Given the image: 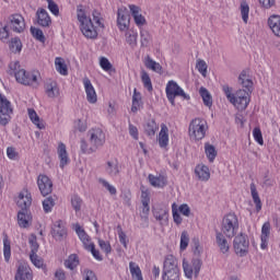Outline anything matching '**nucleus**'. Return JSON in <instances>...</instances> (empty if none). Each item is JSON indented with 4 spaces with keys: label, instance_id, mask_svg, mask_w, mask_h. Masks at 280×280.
<instances>
[{
    "label": "nucleus",
    "instance_id": "774afa93",
    "mask_svg": "<svg viewBox=\"0 0 280 280\" xmlns=\"http://www.w3.org/2000/svg\"><path fill=\"white\" fill-rule=\"evenodd\" d=\"M83 279L84 280H97V276H95V272L91 269H84L83 270Z\"/></svg>",
    "mask_w": 280,
    "mask_h": 280
},
{
    "label": "nucleus",
    "instance_id": "cd10ccee",
    "mask_svg": "<svg viewBox=\"0 0 280 280\" xmlns=\"http://www.w3.org/2000/svg\"><path fill=\"white\" fill-rule=\"evenodd\" d=\"M144 67L151 71H154L155 73H163V67L161 63L154 61L149 55L144 58Z\"/></svg>",
    "mask_w": 280,
    "mask_h": 280
},
{
    "label": "nucleus",
    "instance_id": "69168bd1",
    "mask_svg": "<svg viewBox=\"0 0 280 280\" xmlns=\"http://www.w3.org/2000/svg\"><path fill=\"white\" fill-rule=\"evenodd\" d=\"M88 250H91L94 258L97 259V261H102V255L100 254V250L95 249V244L91 243L88 245Z\"/></svg>",
    "mask_w": 280,
    "mask_h": 280
},
{
    "label": "nucleus",
    "instance_id": "f03ea898",
    "mask_svg": "<svg viewBox=\"0 0 280 280\" xmlns=\"http://www.w3.org/2000/svg\"><path fill=\"white\" fill-rule=\"evenodd\" d=\"M10 75H14L16 82L24 84V86H33L36 89L38 86V73L27 72L25 69L21 68L19 61L10 63Z\"/></svg>",
    "mask_w": 280,
    "mask_h": 280
},
{
    "label": "nucleus",
    "instance_id": "680f3d73",
    "mask_svg": "<svg viewBox=\"0 0 280 280\" xmlns=\"http://www.w3.org/2000/svg\"><path fill=\"white\" fill-rule=\"evenodd\" d=\"M8 27H10L8 24L0 27V40H2V43H5V40L10 38V30H8Z\"/></svg>",
    "mask_w": 280,
    "mask_h": 280
},
{
    "label": "nucleus",
    "instance_id": "f704fd0d",
    "mask_svg": "<svg viewBox=\"0 0 280 280\" xmlns=\"http://www.w3.org/2000/svg\"><path fill=\"white\" fill-rule=\"evenodd\" d=\"M199 94L202 97L205 106H213V98L211 97V93H209V90H207L206 88H200Z\"/></svg>",
    "mask_w": 280,
    "mask_h": 280
},
{
    "label": "nucleus",
    "instance_id": "0e129e2a",
    "mask_svg": "<svg viewBox=\"0 0 280 280\" xmlns=\"http://www.w3.org/2000/svg\"><path fill=\"white\" fill-rule=\"evenodd\" d=\"M269 237H270V222H265L262 228H261V236H260V238L269 240Z\"/></svg>",
    "mask_w": 280,
    "mask_h": 280
},
{
    "label": "nucleus",
    "instance_id": "6e6552de",
    "mask_svg": "<svg viewBox=\"0 0 280 280\" xmlns=\"http://www.w3.org/2000/svg\"><path fill=\"white\" fill-rule=\"evenodd\" d=\"M234 253L238 257H246L248 255V248L250 247V241L248 235L241 233L234 237L233 241Z\"/></svg>",
    "mask_w": 280,
    "mask_h": 280
},
{
    "label": "nucleus",
    "instance_id": "de8ad7c7",
    "mask_svg": "<svg viewBox=\"0 0 280 280\" xmlns=\"http://www.w3.org/2000/svg\"><path fill=\"white\" fill-rule=\"evenodd\" d=\"M137 37L138 34L136 31H127L126 33V42L130 47H136L137 46Z\"/></svg>",
    "mask_w": 280,
    "mask_h": 280
},
{
    "label": "nucleus",
    "instance_id": "5701e85b",
    "mask_svg": "<svg viewBox=\"0 0 280 280\" xmlns=\"http://www.w3.org/2000/svg\"><path fill=\"white\" fill-rule=\"evenodd\" d=\"M129 10L133 16V21L136 25L141 27V25H145V16L141 15L139 12H141V9L135 4L129 5Z\"/></svg>",
    "mask_w": 280,
    "mask_h": 280
},
{
    "label": "nucleus",
    "instance_id": "bf43d9fd",
    "mask_svg": "<svg viewBox=\"0 0 280 280\" xmlns=\"http://www.w3.org/2000/svg\"><path fill=\"white\" fill-rule=\"evenodd\" d=\"M48 3V10L54 14L55 16H58L60 14V8L54 0H46Z\"/></svg>",
    "mask_w": 280,
    "mask_h": 280
},
{
    "label": "nucleus",
    "instance_id": "8fccbe9b",
    "mask_svg": "<svg viewBox=\"0 0 280 280\" xmlns=\"http://www.w3.org/2000/svg\"><path fill=\"white\" fill-rule=\"evenodd\" d=\"M31 34L33 37L36 38V40H39V43H45V34L40 28H36L34 26L31 27Z\"/></svg>",
    "mask_w": 280,
    "mask_h": 280
},
{
    "label": "nucleus",
    "instance_id": "39448f33",
    "mask_svg": "<svg viewBox=\"0 0 280 280\" xmlns=\"http://www.w3.org/2000/svg\"><path fill=\"white\" fill-rule=\"evenodd\" d=\"M237 231H240V219H237L235 213L226 214L221 223V233L229 237V240H232V237L237 235Z\"/></svg>",
    "mask_w": 280,
    "mask_h": 280
},
{
    "label": "nucleus",
    "instance_id": "864d4df0",
    "mask_svg": "<svg viewBox=\"0 0 280 280\" xmlns=\"http://www.w3.org/2000/svg\"><path fill=\"white\" fill-rule=\"evenodd\" d=\"M249 12H250V7H248V3L242 2L241 3V14H242V19L245 23H248Z\"/></svg>",
    "mask_w": 280,
    "mask_h": 280
},
{
    "label": "nucleus",
    "instance_id": "2eb2a0df",
    "mask_svg": "<svg viewBox=\"0 0 280 280\" xmlns=\"http://www.w3.org/2000/svg\"><path fill=\"white\" fill-rule=\"evenodd\" d=\"M50 233L57 242H62L67 237V228H65L62 220H58L52 224Z\"/></svg>",
    "mask_w": 280,
    "mask_h": 280
},
{
    "label": "nucleus",
    "instance_id": "bb28decb",
    "mask_svg": "<svg viewBox=\"0 0 280 280\" xmlns=\"http://www.w3.org/2000/svg\"><path fill=\"white\" fill-rule=\"evenodd\" d=\"M45 93L48 97H58L60 95V90L58 89V83L56 81H50L45 84Z\"/></svg>",
    "mask_w": 280,
    "mask_h": 280
},
{
    "label": "nucleus",
    "instance_id": "7ed1b4c3",
    "mask_svg": "<svg viewBox=\"0 0 280 280\" xmlns=\"http://www.w3.org/2000/svg\"><path fill=\"white\" fill-rule=\"evenodd\" d=\"M77 19L80 23V30L85 38H97V26H95L93 20L86 15V11L82 4L77 7Z\"/></svg>",
    "mask_w": 280,
    "mask_h": 280
},
{
    "label": "nucleus",
    "instance_id": "2f4dec72",
    "mask_svg": "<svg viewBox=\"0 0 280 280\" xmlns=\"http://www.w3.org/2000/svg\"><path fill=\"white\" fill-rule=\"evenodd\" d=\"M129 270L133 280H143V273H141V268L139 265H137V262L130 261Z\"/></svg>",
    "mask_w": 280,
    "mask_h": 280
},
{
    "label": "nucleus",
    "instance_id": "9b49d317",
    "mask_svg": "<svg viewBox=\"0 0 280 280\" xmlns=\"http://www.w3.org/2000/svg\"><path fill=\"white\" fill-rule=\"evenodd\" d=\"M88 135L90 137V143H91V149L88 150L90 152H97V149L102 148V145L106 143V135L100 128L91 129L88 132Z\"/></svg>",
    "mask_w": 280,
    "mask_h": 280
},
{
    "label": "nucleus",
    "instance_id": "a19ab883",
    "mask_svg": "<svg viewBox=\"0 0 280 280\" xmlns=\"http://www.w3.org/2000/svg\"><path fill=\"white\" fill-rule=\"evenodd\" d=\"M3 255L4 261H10V257H12V247L10 246V240L8 238V234H4L3 237Z\"/></svg>",
    "mask_w": 280,
    "mask_h": 280
},
{
    "label": "nucleus",
    "instance_id": "a211bd4d",
    "mask_svg": "<svg viewBox=\"0 0 280 280\" xmlns=\"http://www.w3.org/2000/svg\"><path fill=\"white\" fill-rule=\"evenodd\" d=\"M34 275L32 273V269L27 265H19L16 273H15V280H33Z\"/></svg>",
    "mask_w": 280,
    "mask_h": 280
},
{
    "label": "nucleus",
    "instance_id": "aec40b11",
    "mask_svg": "<svg viewBox=\"0 0 280 280\" xmlns=\"http://www.w3.org/2000/svg\"><path fill=\"white\" fill-rule=\"evenodd\" d=\"M36 16L37 23L40 25V27H49L51 25V18L49 16V13H47V10L38 9Z\"/></svg>",
    "mask_w": 280,
    "mask_h": 280
},
{
    "label": "nucleus",
    "instance_id": "c03bdc74",
    "mask_svg": "<svg viewBox=\"0 0 280 280\" xmlns=\"http://www.w3.org/2000/svg\"><path fill=\"white\" fill-rule=\"evenodd\" d=\"M140 38H141V47H150V43H152V35L150 32L142 30L140 32Z\"/></svg>",
    "mask_w": 280,
    "mask_h": 280
},
{
    "label": "nucleus",
    "instance_id": "3c124183",
    "mask_svg": "<svg viewBox=\"0 0 280 280\" xmlns=\"http://www.w3.org/2000/svg\"><path fill=\"white\" fill-rule=\"evenodd\" d=\"M98 183L109 191L110 196H116L117 195V188L115 186L110 185L106 179L104 178H98Z\"/></svg>",
    "mask_w": 280,
    "mask_h": 280
},
{
    "label": "nucleus",
    "instance_id": "49530a36",
    "mask_svg": "<svg viewBox=\"0 0 280 280\" xmlns=\"http://www.w3.org/2000/svg\"><path fill=\"white\" fill-rule=\"evenodd\" d=\"M202 252H203V248L200 245V241L198 238H194L192 240V253H194L196 259H200Z\"/></svg>",
    "mask_w": 280,
    "mask_h": 280
},
{
    "label": "nucleus",
    "instance_id": "9d476101",
    "mask_svg": "<svg viewBox=\"0 0 280 280\" xmlns=\"http://www.w3.org/2000/svg\"><path fill=\"white\" fill-rule=\"evenodd\" d=\"M12 104L8 98L0 94V126H8L12 121Z\"/></svg>",
    "mask_w": 280,
    "mask_h": 280
},
{
    "label": "nucleus",
    "instance_id": "dca6fc26",
    "mask_svg": "<svg viewBox=\"0 0 280 280\" xmlns=\"http://www.w3.org/2000/svg\"><path fill=\"white\" fill-rule=\"evenodd\" d=\"M117 25L121 32L126 31V28L130 25V13L128 9H118L117 12Z\"/></svg>",
    "mask_w": 280,
    "mask_h": 280
},
{
    "label": "nucleus",
    "instance_id": "473e14b6",
    "mask_svg": "<svg viewBox=\"0 0 280 280\" xmlns=\"http://www.w3.org/2000/svg\"><path fill=\"white\" fill-rule=\"evenodd\" d=\"M153 217L158 222H167V218H170V214L167 213L166 208H154L153 209Z\"/></svg>",
    "mask_w": 280,
    "mask_h": 280
},
{
    "label": "nucleus",
    "instance_id": "c9c22d12",
    "mask_svg": "<svg viewBox=\"0 0 280 280\" xmlns=\"http://www.w3.org/2000/svg\"><path fill=\"white\" fill-rule=\"evenodd\" d=\"M205 152L206 156L208 158V161L210 163H213V161H215V156H218V151L215 150V147L207 142L205 144Z\"/></svg>",
    "mask_w": 280,
    "mask_h": 280
},
{
    "label": "nucleus",
    "instance_id": "052dcab7",
    "mask_svg": "<svg viewBox=\"0 0 280 280\" xmlns=\"http://www.w3.org/2000/svg\"><path fill=\"white\" fill-rule=\"evenodd\" d=\"M254 139L259 145H264V136L261 135V129L258 127L253 130Z\"/></svg>",
    "mask_w": 280,
    "mask_h": 280
},
{
    "label": "nucleus",
    "instance_id": "79ce46f5",
    "mask_svg": "<svg viewBox=\"0 0 280 280\" xmlns=\"http://www.w3.org/2000/svg\"><path fill=\"white\" fill-rule=\"evenodd\" d=\"M9 47L13 54H21V50L23 49V43H21V38L14 37L11 39Z\"/></svg>",
    "mask_w": 280,
    "mask_h": 280
},
{
    "label": "nucleus",
    "instance_id": "603ef678",
    "mask_svg": "<svg viewBox=\"0 0 280 280\" xmlns=\"http://www.w3.org/2000/svg\"><path fill=\"white\" fill-rule=\"evenodd\" d=\"M98 246L101 250H103L106 255H110L113 253V247L109 242H106L102 238L98 240Z\"/></svg>",
    "mask_w": 280,
    "mask_h": 280
},
{
    "label": "nucleus",
    "instance_id": "72a5a7b5",
    "mask_svg": "<svg viewBox=\"0 0 280 280\" xmlns=\"http://www.w3.org/2000/svg\"><path fill=\"white\" fill-rule=\"evenodd\" d=\"M28 117H30L31 121H32L35 126H37V128H38L39 130H44V128H45V122H43V121L40 120V117H38V114H36V110L30 108V109H28Z\"/></svg>",
    "mask_w": 280,
    "mask_h": 280
},
{
    "label": "nucleus",
    "instance_id": "393cba45",
    "mask_svg": "<svg viewBox=\"0 0 280 280\" xmlns=\"http://www.w3.org/2000/svg\"><path fill=\"white\" fill-rule=\"evenodd\" d=\"M195 174L199 180L207 182L211 178V173L209 172V166L207 165H197L195 168Z\"/></svg>",
    "mask_w": 280,
    "mask_h": 280
},
{
    "label": "nucleus",
    "instance_id": "ddd939ff",
    "mask_svg": "<svg viewBox=\"0 0 280 280\" xmlns=\"http://www.w3.org/2000/svg\"><path fill=\"white\" fill-rule=\"evenodd\" d=\"M8 27L12 30V32H15V34H23L25 32V18H23L20 13H14L9 15L8 18Z\"/></svg>",
    "mask_w": 280,
    "mask_h": 280
},
{
    "label": "nucleus",
    "instance_id": "37998d69",
    "mask_svg": "<svg viewBox=\"0 0 280 280\" xmlns=\"http://www.w3.org/2000/svg\"><path fill=\"white\" fill-rule=\"evenodd\" d=\"M75 233L78 234V236L80 237V240L84 244V246H86V248H88L89 247V234H86V232L84 231V229H82L80 226V224L75 225Z\"/></svg>",
    "mask_w": 280,
    "mask_h": 280
},
{
    "label": "nucleus",
    "instance_id": "e433bc0d",
    "mask_svg": "<svg viewBox=\"0 0 280 280\" xmlns=\"http://www.w3.org/2000/svg\"><path fill=\"white\" fill-rule=\"evenodd\" d=\"M141 82L144 89H147L149 93H152V91L154 90V88L152 86V79H150V74L145 70L141 71Z\"/></svg>",
    "mask_w": 280,
    "mask_h": 280
},
{
    "label": "nucleus",
    "instance_id": "5fc2aeb1",
    "mask_svg": "<svg viewBox=\"0 0 280 280\" xmlns=\"http://www.w3.org/2000/svg\"><path fill=\"white\" fill-rule=\"evenodd\" d=\"M187 246H189V233L184 231L180 235V250H186Z\"/></svg>",
    "mask_w": 280,
    "mask_h": 280
},
{
    "label": "nucleus",
    "instance_id": "4be33fe9",
    "mask_svg": "<svg viewBox=\"0 0 280 280\" xmlns=\"http://www.w3.org/2000/svg\"><path fill=\"white\" fill-rule=\"evenodd\" d=\"M57 153L59 156L60 164L59 166L65 168L66 165H69V154L67 153V145L65 143L60 142L57 149Z\"/></svg>",
    "mask_w": 280,
    "mask_h": 280
},
{
    "label": "nucleus",
    "instance_id": "58836bf2",
    "mask_svg": "<svg viewBox=\"0 0 280 280\" xmlns=\"http://www.w3.org/2000/svg\"><path fill=\"white\" fill-rule=\"evenodd\" d=\"M55 67L58 73H60L61 75H68L69 70H67V65L65 63V59H62L61 57H57L55 59Z\"/></svg>",
    "mask_w": 280,
    "mask_h": 280
},
{
    "label": "nucleus",
    "instance_id": "f3484780",
    "mask_svg": "<svg viewBox=\"0 0 280 280\" xmlns=\"http://www.w3.org/2000/svg\"><path fill=\"white\" fill-rule=\"evenodd\" d=\"M83 84H84L88 102L90 104H95L97 102V93H95V88H93L91 80L89 78H84Z\"/></svg>",
    "mask_w": 280,
    "mask_h": 280
},
{
    "label": "nucleus",
    "instance_id": "4c0bfd02",
    "mask_svg": "<svg viewBox=\"0 0 280 280\" xmlns=\"http://www.w3.org/2000/svg\"><path fill=\"white\" fill-rule=\"evenodd\" d=\"M149 183L152 185V187H165V177L163 175L154 176L150 174Z\"/></svg>",
    "mask_w": 280,
    "mask_h": 280
},
{
    "label": "nucleus",
    "instance_id": "a878e982",
    "mask_svg": "<svg viewBox=\"0 0 280 280\" xmlns=\"http://www.w3.org/2000/svg\"><path fill=\"white\" fill-rule=\"evenodd\" d=\"M141 108H143V98L141 97V93L135 89L132 95L131 113H137L138 110H141Z\"/></svg>",
    "mask_w": 280,
    "mask_h": 280
},
{
    "label": "nucleus",
    "instance_id": "0eeeda50",
    "mask_svg": "<svg viewBox=\"0 0 280 280\" xmlns=\"http://www.w3.org/2000/svg\"><path fill=\"white\" fill-rule=\"evenodd\" d=\"M208 128L207 120L195 118L189 125L188 132L196 141H202V138L207 136Z\"/></svg>",
    "mask_w": 280,
    "mask_h": 280
},
{
    "label": "nucleus",
    "instance_id": "412c9836",
    "mask_svg": "<svg viewBox=\"0 0 280 280\" xmlns=\"http://www.w3.org/2000/svg\"><path fill=\"white\" fill-rule=\"evenodd\" d=\"M105 172L112 178L117 177V175L120 173L119 162L117 160L107 161L105 164Z\"/></svg>",
    "mask_w": 280,
    "mask_h": 280
},
{
    "label": "nucleus",
    "instance_id": "338daca9",
    "mask_svg": "<svg viewBox=\"0 0 280 280\" xmlns=\"http://www.w3.org/2000/svg\"><path fill=\"white\" fill-rule=\"evenodd\" d=\"M90 150H91V143H88L86 140H81V152L83 154H93V152H95Z\"/></svg>",
    "mask_w": 280,
    "mask_h": 280
},
{
    "label": "nucleus",
    "instance_id": "c85d7f7f",
    "mask_svg": "<svg viewBox=\"0 0 280 280\" xmlns=\"http://www.w3.org/2000/svg\"><path fill=\"white\" fill-rule=\"evenodd\" d=\"M268 25L275 36L280 37V15H271L268 19Z\"/></svg>",
    "mask_w": 280,
    "mask_h": 280
},
{
    "label": "nucleus",
    "instance_id": "423d86ee",
    "mask_svg": "<svg viewBox=\"0 0 280 280\" xmlns=\"http://www.w3.org/2000/svg\"><path fill=\"white\" fill-rule=\"evenodd\" d=\"M21 210L18 212V224L22 229H27L30 226V215H27V208L32 206V197H23L20 195L18 200Z\"/></svg>",
    "mask_w": 280,
    "mask_h": 280
},
{
    "label": "nucleus",
    "instance_id": "a18cd8bd",
    "mask_svg": "<svg viewBox=\"0 0 280 280\" xmlns=\"http://www.w3.org/2000/svg\"><path fill=\"white\" fill-rule=\"evenodd\" d=\"M28 244L31 246V255H36L38 253V248H40V245H38V241L36 238V234H32L30 236Z\"/></svg>",
    "mask_w": 280,
    "mask_h": 280
},
{
    "label": "nucleus",
    "instance_id": "e2e57ef3",
    "mask_svg": "<svg viewBox=\"0 0 280 280\" xmlns=\"http://www.w3.org/2000/svg\"><path fill=\"white\" fill-rule=\"evenodd\" d=\"M100 66L102 67V69L104 71H110L113 69V65L110 63V61L106 57H102L100 59Z\"/></svg>",
    "mask_w": 280,
    "mask_h": 280
},
{
    "label": "nucleus",
    "instance_id": "6ab92c4d",
    "mask_svg": "<svg viewBox=\"0 0 280 280\" xmlns=\"http://www.w3.org/2000/svg\"><path fill=\"white\" fill-rule=\"evenodd\" d=\"M224 235L225 234L222 232H217L215 233V242H217V246L219 247L220 252L223 255H226V253H229V250H231V245L229 244V241L226 240V237Z\"/></svg>",
    "mask_w": 280,
    "mask_h": 280
},
{
    "label": "nucleus",
    "instance_id": "4468645a",
    "mask_svg": "<svg viewBox=\"0 0 280 280\" xmlns=\"http://www.w3.org/2000/svg\"><path fill=\"white\" fill-rule=\"evenodd\" d=\"M37 185L42 196H49L54 191V183L47 175H39L37 177Z\"/></svg>",
    "mask_w": 280,
    "mask_h": 280
},
{
    "label": "nucleus",
    "instance_id": "f8f14e48",
    "mask_svg": "<svg viewBox=\"0 0 280 280\" xmlns=\"http://www.w3.org/2000/svg\"><path fill=\"white\" fill-rule=\"evenodd\" d=\"M200 268H202V259L200 258H192L191 262L187 260L183 261V269L187 279H192L194 276L198 277L200 275Z\"/></svg>",
    "mask_w": 280,
    "mask_h": 280
},
{
    "label": "nucleus",
    "instance_id": "7c9ffc66",
    "mask_svg": "<svg viewBox=\"0 0 280 280\" xmlns=\"http://www.w3.org/2000/svg\"><path fill=\"white\" fill-rule=\"evenodd\" d=\"M249 188H250L252 198L254 200V203L256 205V211L257 213H259V211H261V199L259 198L257 186L255 185V183H252Z\"/></svg>",
    "mask_w": 280,
    "mask_h": 280
},
{
    "label": "nucleus",
    "instance_id": "09e8293b",
    "mask_svg": "<svg viewBox=\"0 0 280 280\" xmlns=\"http://www.w3.org/2000/svg\"><path fill=\"white\" fill-rule=\"evenodd\" d=\"M55 206L56 201L51 197H48L43 201V209L45 213H51V209H54Z\"/></svg>",
    "mask_w": 280,
    "mask_h": 280
},
{
    "label": "nucleus",
    "instance_id": "6e6d98bb",
    "mask_svg": "<svg viewBox=\"0 0 280 280\" xmlns=\"http://www.w3.org/2000/svg\"><path fill=\"white\" fill-rule=\"evenodd\" d=\"M196 68L198 69L199 73H201V75L203 78H207L208 66H207V62L205 60H202V59L197 60Z\"/></svg>",
    "mask_w": 280,
    "mask_h": 280
},
{
    "label": "nucleus",
    "instance_id": "20e7f679",
    "mask_svg": "<svg viewBox=\"0 0 280 280\" xmlns=\"http://www.w3.org/2000/svg\"><path fill=\"white\" fill-rule=\"evenodd\" d=\"M163 280H180V268H178V259L173 255H168L164 259Z\"/></svg>",
    "mask_w": 280,
    "mask_h": 280
},
{
    "label": "nucleus",
    "instance_id": "b1692460",
    "mask_svg": "<svg viewBox=\"0 0 280 280\" xmlns=\"http://www.w3.org/2000/svg\"><path fill=\"white\" fill-rule=\"evenodd\" d=\"M170 129L165 124L161 125V131L159 133V144L160 148H167V143H170Z\"/></svg>",
    "mask_w": 280,
    "mask_h": 280
},
{
    "label": "nucleus",
    "instance_id": "ea45409f",
    "mask_svg": "<svg viewBox=\"0 0 280 280\" xmlns=\"http://www.w3.org/2000/svg\"><path fill=\"white\" fill-rule=\"evenodd\" d=\"M66 268H69L70 270H74V268H78L80 266V259L78 258V255L71 254L68 259L65 261Z\"/></svg>",
    "mask_w": 280,
    "mask_h": 280
},
{
    "label": "nucleus",
    "instance_id": "f257e3e1",
    "mask_svg": "<svg viewBox=\"0 0 280 280\" xmlns=\"http://www.w3.org/2000/svg\"><path fill=\"white\" fill-rule=\"evenodd\" d=\"M240 86L243 89L237 90L233 93V88L229 86V84L222 85V91L230 104L235 106L237 110H246L248 105L250 104V94L253 93V80L248 78V73L246 70H243L237 80Z\"/></svg>",
    "mask_w": 280,
    "mask_h": 280
},
{
    "label": "nucleus",
    "instance_id": "13d9d810",
    "mask_svg": "<svg viewBox=\"0 0 280 280\" xmlns=\"http://www.w3.org/2000/svg\"><path fill=\"white\" fill-rule=\"evenodd\" d=\"M71 206L74 211H80V209H82V198H80L78 195L72 196Z\"/></svg>",
    "mask_w": 280,
    "mask_h": 280
},
{
    "label": "nucleus",
    "instance_id": "1a4fd4ad",
    "mask_svg": "<svg viewBox=\"0 0 280 280\" xmlns=\"http://www.w3.org/2000/svg\"><path fill=\"white\" fill-rule=\"evenodd\" d=\"M166 97L172 106L175 105L176 97H183L184 100H190V96L185 93L182 88L178 86V83L175 81H168L166 84Z\"/></svg>",
    "mask_w": 280,
    "mask_h": 280
},
{
    "label": "nucleus",
    "instance_id": "c756f323",
    "mask_svg": "<svg viewBox=\"0 0 280 280\" xmlns=\"http://www.w3.org/2000/svg\"><path fill=\"white\" fill-rule=\"evenodd\" d=\"M158 130H159V125L156 124V120L149 119L145 122V125H144V135H147V137H150V139H152V137H154V135H156Z\"/></svg>",
    "mask_w": 280,
    "mask_h": 280
},
{
    "label": "nucleus",
    "instance_id": "4d7b16f0",
    "mask_svg": "<svg viewBox=\"0 0 280 280\" xmlns=\"http://www.w3.org/2000/svg\"><path fill=\"white\" fill-rule=\"evenodd\" d=\"M117 231H118V237H119L120 244H122L125 248H128V241H126L127 240L126 232H124V230L121 229V225H117Z\"/></svg>",
    "mask_w": 280,
    "mask_h": 280
}]
</instances>
